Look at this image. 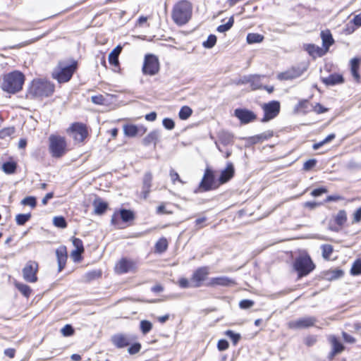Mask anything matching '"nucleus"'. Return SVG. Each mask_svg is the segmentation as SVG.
<instances>
[{
  "mask_svg": "<svg viewBox=\"0 0 361 361\" xmlns=\"http://www.w3.org/2000/svg\"><path fill=\"white\" fill-rule=\"evenodd\" d=\"M228 342L225 339L219 340L217 344V348L220 351L226 350L228 348Z\"/></svg>",
  "mask_w": 361,
  "mask_h": 361,
  "instance_id": "nucleus-62",
  "label": "nucleus"
},
{
  "mask_svg": "<svg viewBox=\"0 0 361 361\" xmlns=\"http://www.w3.org/2000/svg\"><path fill=\"white\" fill-rule=\"evenodd\" d=\"M321 248L322 250V257H324V259L327 260L329 259L331 255L334 251L333 246L331 245L325 244L322 245Z\"/></svg>",
  "mask_w": 361,
  "mask_h": 361,
  "instance_id": "nucleus-37",
  "label": "nucleus"
},
{
  "mask_svg": "<svg viewBox=\"0 0 361 361\" xmlns=\"http://www.w3.org/2000/svg\"><path fill=\"white\" fill-rule=\"evenodd\" d=\"M61 332L64 336H70L73 334L74 329L71 325L66 324L61 329Z\"/></svg>",
  "mask_w": 361,
  "mask_h": 361,
  "instance_id": "nucleus-52",
  "label": "nucleus"
},
{
  "mask_svg": "<svg viewBox=\"0 0 361 361\" xmlns=\"http://www.w3.org/2000/svg\"><path fill=\"white\" fill-rule=\"evenodd\" d=\"M234 23L233 17H231L226 24L221 25L217 27V31L219 32H224L229 30L233 26Z\"/></svg>",
  "mask_w": 361,
  "mask_h": 361,
  "instance_id": "nucleus-44",
  "label": "nucleus"
},
{
  "mask_svg": "<svg viewBox=\"0 0 361 361\" xmlns=\"http://www.w3.org/2000/svg\"><path fill=\"white\" fill-rule=\"evenodd\" d=\"M343 275V271L341 269H334L329 271L326 276L329 280H335L342 277Z\"/></svg>",
  "mask_w": 361,
  "mask_h": 361,
  "instance_id": "nucleus-42",
  "label": "nucleus"
},
{
  "mask_svg": "<svg viewBox=\"0 0 361 361\" xmlns=\"http://www.w3.org/2000/svg\"><path fill=\"white\" fill-rule=\"evenodd\" d=\"M17 289L25 297L28 298L31 294L32 290L30 287L26 284L17 283H16Z\"/></svg>",
  "mask_w": 361,
  "mask_h": 361,
  "instance_id": "nucleus-34",
  "label": "nucleus"
},
{
  "mask_svg": "<svg viewBox=\"0 0 361 361\" xmlns=\"http://www.w3.org/2000/svg\"><path fill=\"white\" fill-rule=\"evenodd\" d=\"M178 285L183 288H193L192 281L189 282V281L185 278L180 279L178 281Z\"/></svg>",
  "mask_w": 361,
  "mask_h": 361,
  "instance_id": "nucleus-57",
  "label": "nucleus"
},
{
  "mask_svg": "<svg viewBox=\"0 0 361 361\" xmlns=\"http://www.w3.org/2000/svg\"><path fill=\"white\" fill-rule=\"evenodd\" d=\"M136 269V263L131 259L122 258L116 264L115 271L118 274H125L135 271Z\"/></svg>",
  "mask_w": 361,
  "mask_h": 361,
  "instance_id": "nucleus-13",
  "label": "nucleus"
},
{
  "mask_svg": "<svg viewBox=\"0 0 361 361\" xmlns=\"http://www.w3.org/2000/svg\"><path fill=\"white\" fill-rule=\"evenodd\" d=\"M141 349V345L139 343H134L128 349V351L130 355L137 353Z\"/></svg>",
  "mask_w": 361,
  "mask_h": 361,
  "instance_id": "nucleus-61",
  "label": "nucleus"
},
{
  "mask_svg": "<svg viewBox=\"0 0 361 361\" xmlns=\"http://www.w3.org/2000/svg\"><path fill=\"white\" fill-rule=\"evenodd\" d=\"M322 81L327 85H334L336 84L342 83L343 82V79L341 75L332 74L326 78H323Z\"/></svg>",
  "mask_w": 361,
  "mask_h": 361,
  "instance_id": "nucleus-27",
  "label": "nucleus"
},
{
  "mask_svg": "<svg viewBox=\"0 0 361 361\" xmlns=\"http://www.w3.org/2000/svg\"><path fill=\"white\" fill-rule=\"evenodd\" d=\"M250 85L252 90L262 88V85L260 81V76L250 75Z\"/></svg>",
  "mask_w": 361,
  "mask_h": 361,
  "instance_id": "nucleus-33",
  "label": "nucleus"
},
{
  "mask_svg": "<svg viewBox=\"0 0 361 361\" xmlns=\"http://www.w3.org/2000/svg\"><path fill=\"white\" fill-rule=\"evenodd\" d=\"M336 223L339 226H343L347 221V214L345 210H340L335 218Z\"/></svg>",
  "mask_w": 361,
  "mask_h": 361,
  "instance_id": "nucleus-39",
  "label": "nucleus"
},
{
  "mask_svg": "<svg viewBox=\"0 0 361 361\" xmlns=\"http://www.w3.org/2000/svg\"><path fill=\"white\" fill-rule=\"evenodd\" d=\"M209 275V269L207 267H200L197 269L192 274V283L193 288H198L202 286V283L207 279Z\"/></svg>",
  "mask_w": 361,
  "mask_h": 361,
  "instance_id": "nucleus-15",
  "label": "nucleus"
},
{
  "mask_svg": "<svg viewBox=\"0 0 361 361\" xmlns=\"http://www.w3.org/2000/svg\"><path fill=\"white\" fill-rule=\"evenodd\" d=\"M120 215L121 219L125 222H128L134 218L133 213L131 211L127 209H121L120 211Z\"/></svg>",
  "mask_w": 361,
  "mask_h": 361,
  "instance_id": "nucleus-45",
  "label": "nucleus"
},
{
  "mask_svg": "<svg viewBox=\"0 0 361 361\" xmlns=\"http://www.w3.org/2000/svg\"><path fill=\"white\" fill-rule=\"evenodd\" d=\"M305 50L309 53L310 55L312 56H322L323 54V51L322 49L318 47H316L314 44H307L305 45Z\"/></svg>",
  "mask_w": 361,
  "mask_h": 361,
  "instance_id": "nucleus-32",
  "label": "nucleus"
},
{
  "mask_svg": "<svg viewBox=\"0 0 361 361\" xmlns=\"http://www.w3.org/2000/svg\"><path fill=\"white\" fill-rule=\"evenodd\" d=\"M54 85L49 81L34 80L30 87V94L35 97H47L54 92Z\"/></svg>",
  "mask_w": 361,
  "mask_h": 361,
  "instance_id": "nucleus-3",
  "label": "nucleus"
},
{
  "mask_svg": "<svg viewBox=\"0 0 361 361\" xmlns=\"http://www.w3.org/2000/svg\"><path fill=\"white\" fill-rule=\"evenodd\" d=\"M56 255L58 262L59 271H61L65 267L67 260V250L66 246H60L56 250Z\"/></svg>",
  "mask_w": 361,
  "mask_h": 361,
  "instance_id": "nucleus-21",
  "label": "nucleus"
},
{
  "mask_svg": "<svg viewBox=\"0 0 361 361\" xmlns=\"http://www.w3.org/2000/svg\"><path fill=\"white\" fill-rule=\"evenodd\" d=\"M321 37L324 47H325L326 50L328 51L329 47L334 42L332 35L329 30L322 31L321 32Z\"/></svg>",
  "mask_w": 361,
  "mask_h": 361,
  "instance_id": "nucleus-28",
  "label": "nucleus"
},
{
  "mask_svg": "<svg viewBox=\"0 0 361 361\" xmlns=\"http://www.w3.org/2000/svg\"><path fill=\"white\" fill-rule=\"evenodd\" d=\"M152 329V324L147 320L140 322V329L144 334L149 333Z\"/></svg>",
  "mask_w": 361,
  "mask_h": 361,
  "instance_id": "nucleus-48",
  "label": "nucleus"
},
{
  "mask_svg": "<svg viewBox=\"0 0 361 361\" xmlns=\"http://www.w3.org/2000/svg\"><path fill=\"white\" fill-rule=\"evenodd\" d=\"M235 174L234 166L231 162L226 164L225 169L222 170L219 178V184H224L231 180Z\"/></svg>",
  "mask_w": 361,
  "mask_h": 361,
  "instance_id": "nucleus-17",
  "label": "nucleus"
},
{
  "mask_svg": "<svg viewBox=\"0 0 361 361\" xmlns=\"http://www.w3.org/2000/svg\"><path fill=\"white\" fill-rule=\"evenodd\" d=\"M264 115L261 121L264 123L274 118L279 114L280 103L278 101H271L262 105Z\"/></svg>",
  "mask_w": 361,
  "mask_h": 361,
  "instance_id": "nucleus-7",
  "label": "nucleus"
},
{
  "mask_svg": "<svg viewBox=\"0 0 361 361\" xmlns=\"http://www.w3.org/2000/svg\"><path fill=\"white\" fill-rule=\"evenodd\" d=\"M192 113V111L189 106H184L179 111V118L182 120H186L191 116Z\"/></svg>",
  "mask_w": 361,
  "mask_h": 361,
  "instance_id": "nucleus-40",
  "label": "nucleus"
},
{
  "mask_svg": "<svg viewBox=\"0 0 361 361\" xmlns=\"http://www.w3.org/2000/svg\"><path fill=\"white\" fill-rule=\"evenodd\" d=\"M329 341L332 346V350L329 355V358L333 359L336 355L340 354L344 350V345L334 335L329 337Z\"/></svg>",
  "mask_w": 361,
  "mask_h": 361,
  "instance_id": "nucleus-18",
  "label": "nucleus"
},
{
  "mask_svg": "<svg viewBox=\"0 0 361 361\" xmlns=\"http://www.w3.org/2000/svg\"><path fill=\"white\" fill-rule=\"evenodd\" d=\"M317 164V160L314 159H309L307 161H305L303 164V169L305 171H310L313 167L315 166Z\"/></svg>",
  "mask_w": 361,
  "mask_h": 361,
  "instance_id": "nucleus-55",
  "label": "nucleus"
},
{
  "mask_svg": "<svg viewBox=\"0 0 361 361\" xmlns=\"http://www.w3.org/2000/svg\"><path fill=\"white\" fill-rule=\"evenodd\" d=\"M121 50L122 47L121 45H118L110 52L109 55V61L111 64L114 66L118 65V56L121 54Z\"/></svg>",
  "mask_w": 361,
  "mask_h": 361,
  "instance_id": "nucleus-26",
  "label": "nucleus"
},
{
  "mask_svg": "<svg viewBox=\"0 0 361 361\" xmlns=\"http://www.w3.org/2000/svg\"><path fill=\"white\" fill-rule=\"evenodd\" d=\"M216 42V37L214 35H210L207 39L203 42L202 45L204 47L207 49L212 48Z\"/></svg>",
  "mask_w": 361,
  "mask_h": 361,
  "instance_id": "nucleus-49",
  "label": "nucleus"
},
{
  "mask_svg": "<svg viewBox=\"0 0 361 361\" xmlns=\"http://www.w3.org/2000/svg\"><path fill=\"white\" fill-rule=\"evenodd\" d=\"M215 178L212 170L207 169L200 183L199 190L201 192L211 190L215 188Z\"/></svg>",
  "mask_w": 361,
  "mask_h": 361,
  "instance_id": "nucleus-11",
  "label": "nucleus"
},
{
  "mask_svg": "<svg viewBox=\"0 0 361 361\" xmlns=\"http://www.w3.org/2000/svg\"><path fill=\"white\" fill-rule=\"evenodd\" d=\"M157 214H172L171 211L168 210L166 208L165 203H161L157 208Z\"/></svg>",
  "mask_w": 361,
  "mask_h": 361,
  "instance_id": "nucleus-58",
  "label": "nucleus"
},
{
  "mask_svg": "<svg viewBox=\"0 0 361 361\" xmlns=\"http://www.w3.org/2000/svg\"><path fill=\"white\" fill-rule=\"evenodd\" d=\"M169 175L173 184L176 183V180L180 183L181 184L185 183V182L180 178L178 173L176 172L173 169L170 170Z\"/></svg>",
  "mask_w": 361,
  "mask_h": 361,
  "instance_id": "nucleus-54",
  "label": "nucleus"
},
{
  "mask_svg": "<svg viewBox=\"0 0 361 361\" xmlns=\"http://www.w3.org/2000/svg\"><path fill=\"white\" fill-rule=\"evenodd\" d=\"M111 341L115 346L122 348L129 345L132 339L127 335L119 334L113 336Z\"/></svg>",
  "mask_w": 361,
  "mask_h": 361,
  "instance_id": "nucleus-20",
  "label": "nucleus"
},
{
  "mask_svg": "<svg viewBox=\"0 0 361 361\" xmlns=\"http://www.w3.org/2000/svg\"><path fill=\"white\" fill-rule=\"evenodd\" d=\"M21 204L23 205H29L32 208H34L37 204V202L34 197H27L22 200Z\"/></svg>",
  "mask_w": 361,
  "mask_h": 361,
  "instance_id": "nucleus-51",
  "label": "nucleus"
},
{
  "mask_svg": "<svg viewBox=\"0 0 361 361\" xmlns=\"http://www.w3.org/2000/svg\"><path fill=\"white\" fill-rule=\"evenodd\" d=\"M163 126L164 127L167 129V130H172L175 127V123L174 121L171 119V118H166L163 120Z\"/></svg>",
  "mask_w": 361,
  "mask_h": 361,
  "instance_id": "nucleus-56",
  "label": "nucleus"
},
{
  "mask_svg": "<svg viewBox=\"0 0 361 361\" xmlns=\"http://www.w3.org/2000/svg\"><path fill=\"white\" fill-rule=\"evenodd\" d=\"M255 302L251 300H242L239 303V307L241 309H248L254 305Z\"/></svg>",
  "mask_w": 361,
  "mask_h": 361,
  "instance_id": "nucleus-53",
  "label": "nucleus"
},
{
  "mask_svg": "<svg viewBox=\"0 0 361 361\" xmlns=\"http://www.w3.org/2000/svg\"><path fill=\"white\" fill-rule=\"evenodd\" d=\"M159 70V63L158 59L152 54L146 55L142 67L144 74L154 75L158 73Z\"/></svg>",
  "mask_w": 361,
  "mask_h": 361,
  "instance_id": "nucleus-8",
  "label": "nucleus"
},
{
  "mask_svg": "<svg viewBox=\"0 0 361 361\" xmlns=\"http://www.w3.org/2000/svg\"><path fill=\"white\" fill-rule=\"evenodd\" d=\"M68 132H71L75 141L78 142H83L88 135L86 126L80 123L72 124Z\"/></svg>",
  "mask_w": 361,
  "mask_h": 361,
  "instance_id": "nucleus-10",
  "label": "nucleus"
},
{
  "mask_svg": "<svg viewBox=\"0 0 361 361\" xmlns=\"http://www.w3.org/2000/svg\"><path fill=\"white\" fill-rule=\"evenodd\" d=\"M168 247V242L166 238H160L155 245L156 251L158 252H163L166 250Z\"/></svg>",
  "mask_w": 361,
  "mask_h": 361,
  "instance_id": "nucleus-36",
  "label": "nucleus"
},
{
  "mask_svg": "<svg viewBox=\"0 0 361 361\" xmlns=\"http://www.w3.org/2000/svg\"><path fill=\"white\" fill-rule=\"evenodd\" d=\"M360 66V61L357 58H354L350 61V70L351 73L355 80L359 81L360 76L358 73Z\"/></svg>",
  "mask_w": 361,
  "mask_h": 361,
  "instance_id": "nucleus-29",
  "label": "nucleus"
},
{
  "mask_svg": "<svg viewBox=\"0 0 361 361\" xmlns=\"http://www.w3.org/2000/svg\"><path fill=\"white\" fill-rule=\"evenodd\" d=\"M91 100L94 104H102L104 103V99L102 95H95L91 97Z\"/></svg>",
  "mask_w": 361,
  "mask_h": 361,
  "instance_id": "nucleus-63",
  "label": "nucleus"
},
{
  "mask_svg": "<svg viewBox=\"0 0 361 361\" xmlns=\"http://www.w3.org/2000/svg\"><path fill=\"white\" fill-rule=\"evenodd\" d=\"M16 164L14 162H6L2 165L3 171L8 174H11L15 172Z\"/></svg>",
  "mask_w": 361,
  "mask_h": 361,
  "instance_id": "nucleus-43",
  "label": "nucleus"
},
{
  "mask_svg": "<svg viewBox=\"0 0 361 361\" xmlns=\"http://www.w3.org/2000/svg\"><path fill=\"white\" fill-rule=\"evenodd\" d=\"M49 150L54 158H60L66 151V141L65 137L56 135H51L49 137Z\"/></svg>",
  "mask_w": 361,
  "mask_h": 361,
  "instance_id": "nucleus-5",
  "label": "nucleus"
},
{
  "mask_svg": "<svg viewBox=\"0 0 361 361\" xmlns=\"http://www.w3.org/2000/svg\"><path fill=\"white\" fill-rule=\"evenodd\" d=\"M317 337L315 336H307L305 340V344L308 347L314 345L317 343Z\"/></svg>",
  "mask_w": 361,
  "mask_h": 361,
  "instance_id": "nucleus-59",
  "label": "nucleus"
},
{
  "mask_svg": "<svg viewBox=\"0 0 361 361\" xmlns=\"http://www.w3.org/2000/svg\"><path fill=\"white\" fill-rule=\"evenodd\" d=\"M335 137H336V135L334 133H331V134L329 135L323 140H322L317 143H314L312 146L313 149L317 150V149H319L321 147H322L325 144L329 143L331 141H332L335 138Z\"/></svg>",
  "mask_w": 361,
  "mask_h": 361,
  "instance_id": "nucleus-38",
  "label": "nucleus"
},
{
  "mask_svg": "<svg viewBox=\"0 0 361 361\" xmlns=\"http://www.w3.org/2000/svg\"><path fill=\"white\" fill-rule=\"evenodd\" d=\"M160 137V133L158 130H154L150 132L143 140L142 144L145 146L150 145L154 144L156 145L157 142L159 140Z\"/></svg>",
  "mask_w": 361,
  "mask_h": 361,
  "instance_id": "nucleus-23",
  "label": "nucleus"
},
{
  "mask_svg": "<svg viewBox=\"0 0 361 361\" xmlns=\"http://www.w3.org/2000/svg\"><path fill=\"white\" fill-rule=\"evenodd\" d=\"M101 276L102 271L100 270H92L84 274L83 279L87 282H90L100 278Z\"/></svg>",
  "mask_w": 361,
  "mask_h": 361,
  "instance_id": "nucleus-31",
  "label": "nucleus"
},
{
  "mask_svg": "<svg viewBox=\"0 0 361 361\" xmlns=\"http://www.w3.org/2000/svg\"><path fill=\"white\" fill-rule=\"evenodd\" d=\"M25 81L24 75L20 71H13L4 75L1 88L8 93L15 94L23 88Z\"/></svg>",
  "mask_w": 361,
  "mask_h": 361,
  "instance_id": "nucleus-2",
  "label": "nucleus"
},
{
  "mask_svg": "<svg viewBox=\"0 0 361 361\" xmlns=\"http://www.w3.org/2000/svg\"><path fill=\"white\" fill-rule=\"evenodd\" d=\"M361 221V207L353 214V222L358 223Z\"/></svg>",
  "mask_w": 361,
  "mask_h": 361,
  "instance_id": "nucleus-64",
  "label": "nucleus"
},
{
  "mask_svg": "<svg viewBox=\"0 0 361 361\" xmlns=\"http://www.w3.org/2000/svg\"><path fill=\"white\" fill-rule=\"evenodd\" d=\"M316 322L317 319L314 317H305L289 322L288 326L292 329H306L313 326Z\"/></svg>",
  "mask_w": 361,
  "mask_h": 361,
  "instance_id": "nucleus-12",
  "label": "nucleus"
},
{
  "mask_svg": "<svg viewBox=\"0 0 361 361\" xmlns=\"http://www.w3.org/2000/svg\"><path fill=\"white\" fill-rule=\"evenodd\" d=\"M77 68V63L75 61L70 65H64L60 62L52 73V77L59 82H66L71 80Z\"/></svg>",
  "mask_w": 361,
  "mask_h": 361,
  "instance_id": "nucleus-4",
  "label": "nucleus"
},
{
  "mask_svg": "<svg viewBox=\"0 0 361 361\" xmlns=\"http://www.w3.org/2000/svg\"><path fill=\"white\" fill-rule=\"evenodd\" d=\"M264 37L257 33H250L247 36V42L248 44L259 43L262 42Z\"/></svg>",
  "mask_w": 361,
  "mask_h": 361,
  "instance_id": "nucleus-35",
  "label": "nucleus"
},
{
  "mask_svg": "<svg viewBox=\"0 0 361 361\" xmlns=\"http://www.w3.org/2000/svg\"><path fill=\"white\" fill-rule=\"evenodd\" d=\"M152 174L150 172H147L145 174L142 180V195L144 199H147L150 192V188L152 186Z\"/></svg>",
  "mask_w": 361,
  "mask_h": 361,
  "instance_id": "nucleus-22",
  "label": "nucleus"
},
{
  "mask_svg": "<svg viewBox=\"0 0 361 361\" xmlns=\"http://www.w3.org/2000/svg\"><path fill=\"white\" fill-rule=\"evenodd\" d=\"M31 218V214H19L16 216V221L18 225L23 226Z\"/></svg>",
  "mask_w": 361,
  "mask_h": 361,
  "instance_id": "nucleus-41",
  "label": "nucleus"
},
{
  "mask_svg": "<svg viewBox=\"0 0 361 361\" xmlns=\"http://www.w3.org/2000/svg\"><path fill=\"white\" fill-rule=\"evenodd\" d=\"M192 7L188 1H180L178 2L172 10V19L178 25L186 24L192 16Z\"/></svg>",
  "mask_w": 361,
  "mask_h": 361,
  "instance_id": "nucleus-1",
  "label": "nucleus"
},
{
  "mask_svg": "<svg viewBox=\"0 0 361 361\" xmlns=\"http://www.w3.org/2000/svg\"><path fill=\"white\" fill-rule=\"evenodd\" d=\"M234 280L227 276H219L210 279L207 283V286H231L235 285Z\"/></svg>",
  "mask_w": 361,
  "mask_h": 361,
  "instance_id": "nucleus-16",
  "label": "nucleus"
},
{
  "mask_svg": "<svg viewBox=\"0 0 361 361\" xmlns=\"http://www.w3.org/2000/svg\"><path fill=\"white\" fill-rule=\"evenodd\" d=\"M293 267L300 277L309 274L315 266L308 255H301L295 259Z\"/></svg>",
  "mask_w": 361,
  "mask_h": 361,
  "instance_id": "nucleus-6",
  "label": "nucleus"
},
{
  "mask_svg": "<svg viewBox=\"0 0 361 361\" xmlns=\"http://www.w3.org/2000/svg\"><path fill=\"white\" fill-rule=\"evenodd\" d=\"M94 207V213L96 214H103L107 209L108 204L106 202H104L101 198L97 197L93 203Z\"/></svg>",
  "mask_w": 361,
  "mask_h": 361,
  "instance_id": "nucleus-25",
  "label": "nucleus"
},
{
  "mask_svg": "<svg viewBox=\"0 0 361 361\" xmlns=\"http://www.w3.org/2000/svg\"><path fill=\"white\" fill-rule=\"evenodd\" d=\"M73 245L75 247V250H78L80 251H84V247L82 244V241L77 238H73Z\"/></svg>",
  "mask_w": 361,
  "mask_h": 361,
  "instance_id": "nucleus-60",
  "label": "nucleus"
},
{
  "mask_svg": "<svg viewBox=\"0 0 361 361\" xmlns=\"http://www.w3.org/2000/svg\"><path fill=\"white\" fill-rule=\"evenodd\" d=\"M124 134L128 137H135L137 135H142L146 131L147 128L144 126H137L135 125H125L123 126Z\"/></svg>",
  "mask_w": 361,
  "mask_h": 361,
  "instance_id": "nucleus-19",
  "label": "nucleus"
},
{
  "mask_svg": "<svg viewBox=\"0 0 361 361\" xmlns=\"http://www.w3.org/2000/svg\"><path fill=\"white\" fill-rule=\"evenodd\" d=\"M53 224L58 228H64L67 226L66 219L63 216H55L53 219Z\"/></svg>",
  "mask_w": 361,
  "mask_h": 361,
  "instance_id": "nucleus-47",
  "label": "nucleus"
},
{
  "mask_svg": "<svg viewBox=\"0 0 361 361\" xmlns=\"http://www.w3.org/2000/svg\"><path fill=\"white\" fill-rule=\"evenodd\" d=\"M302 75V71L299 69L293 68L286 72L281 73L278 75L280 80H291L298 78Z\"/></svg>",
  "mask_w": 361,
  "mask_h": 361,
  "instance_id": "nucleus-24",
  "label": "nucleus"
},
{
  "mask_svg": "<svg viewBox=\"0 0 361 361\" xmlns=\"http://www.w3.org/2000/svg\"><path fill=\"white\" fill-rule=\"evenodd\" d=\"M225 335L227 336L228 337H229L232 340L234 345H236L237 343L240 339V335L239 334L234 333L231 330L226 331Z\"/></svg>",
  "mask_w": 361,
  "mask_h": 361,
  "instance_id": "nucleus-50",
  "label": "nucleus"
},
{
  "mask_svg": "<svg viewBox=\"0 0 361 361\" xmlns=\"http://www.w3.org/2000/svg\"><path fill=\"white\" fill-rule=\"evenodd\" d=\"M38 271V264L35 261H28L23 269V276L25 281L29 283H35L37 281V273Z\"/></svg>",
  "mask_w": 361,
  "mask_h": 361,
  "instance_id": "nucleus-9",
  "label": "nucleus"
},
{
  "mask_svg": "<svg viewBox=\"0 0 361 361\" xmlns=\"http://www.w3.org/2000/svg\"><path fill=\"white\" fill-rule=\"evenodd\" d=\"M350 273L354 276L361 274V259L355 261L352 266Z\"/></svg>",
  "mask_w": 361,
  "mask_h": 361,
  "instance_id": "nucleus-46",
  "label": "nucleus"
},
{
  "mask_svg": "<svg viewBox=\"0 0 361 361\" xmlns=\"http://www.w3.org/2000/svg\"><path fill=\"white\" fill-rule=\"evenodd\" d=\"M234 116L243 124L251 123L257 119V115L253 111L247 109H236L234 111Z\"/></svg>",
  "mask_w": 361,
  "mask_h": 361,
  "instance_id": "nucleus-14",
  "label": "nucleus"
},
{
  "mask_svg": "<svg viewBox=\"0 0 361 361\" xmlns=\"http://www.w3.org/2000/svg\"><path fill=\"white\" fill-rule=\"evenodd\" d=\"M219 138L224 145H230L233 142V136L231 133L225 131L219 133Z\"/></svg>",
  "mask_w": 361,
  "mask_h": 361,
  "instance_id": "nucleus-30",
  "label": "nucleus"
}]
</instances>
